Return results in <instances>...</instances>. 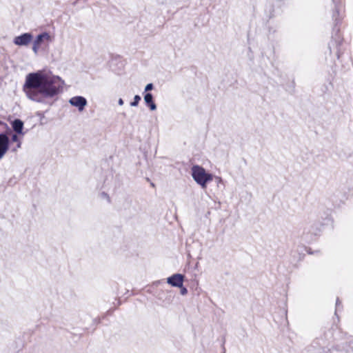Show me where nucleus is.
Here are the masks:
<instances>
[{
	"label": "nucleus",
	"mask_w": 353,
	"mask_h": 353,
	"mask_svg": "<svg viewBox=\"0 0 353 353\" xmlns=\"http://www.w3.org/2000/svg\"><path fill=\"white\" fill-rule=\"evenodd\" d=\"M64 82L50 72L38 70L26 76L23 90L30 100L52 105L62 92Z\"/></svg>",
	"instance_id": "obj_1"
},
{
	"label": "nucleus",
	"mask_w": 353,
	"mask_h": 353,
	"mask_svg": "<svg viewBox=\"0 0 353 353\" xmlns=\"http://www.w3.org/2000/svg\"><path fill=\"white\" fill-rule=\"evenodd\" d=\"M191 176L203 189L206 188L207 184L213 179V175L207 172L202 166L199 165H194L192 167Z\"/></svg>",
	"instance_id": "obj_2"
},
{
	"label": "nucleus",
	"mask_w": 353,
	"mask_h": 353,
	"mask_svg": "<svg viewBox=\"0 0 353 353\" xmlns=\"http://www.w3.org/2000/svg\"><path fill=\"white\" fill-rule=\"evenodd\" d=\"M32 34L31 33L26 32L15 37L13 39V43L16 46H26L32 41Z\"/></svg>",
	"instance_id": "obj_3"
},
{
	"label": "nucleus",
	"mask_w": 353,
	"mask_h": 353,
	"mask_svg": "<svg viewBox=\"0 0 353 353\" xmlns=\"http://www.w3.org/2000/svg\"><path fill=\"white\" fill-rule=\"evenodd\" d=\"M69 103L71 105L77 107L79 111L81 112L87 105V100L83 97L76 96L70 98Z\"/></svg>",
	"instance_id": "obj_4"
},
{
	"label": "nucleus",
	"mask_w": 353,
	"mask_h": 353,
	"mask_svg": "<svg viewBox=\"0 0 353 353\" xmlns=\"http://www.w3.org/2000/svg\"><path fill=\"white\" fill-rule=\"evenodd\" d=\"M10 139L6 134H0V160L9 149Z\"/></svg>",
	"instance_id": "obj_5"
},
{
	"label": "nucleus",
	"mask_w": 353,
	"mask_h": 353,
	"mask_svg": "<svg viewBox=\"0 0 353 353\" xmlns=\"http://www.w3.org/2000/svg\"><path fill=\"white\" fill-rule=\"evenodd\" d=\"M183 276L181 274H175L167 279L168 284L174 287L181 288L183 285Z\"/></svg>",
	"instance_id": "obj_6"
},
{
	"label": "nucleus",
	"mask_w": 353,
	"mask_h": 353,
	"mask_svg": "<svg viewBox=\"0 0 353 353\" xmlns=\"http://www.w3.org/2000/svg\"><path fill=\"white\" fill-rule=\"evenodd\" d=\"M12 128L17 134L24 135L25 132L23 131V123L21 120L14 119L12 122Z\"/></svg>",
	"instance_id": "obj_7"
},
{
	"label": "nucleus",
	"mask_w": 353,
	"mask_h": 353,
	"mask_svg": "<svg viewBox=\"0 0 353 353\" xmlns=\"http://www.w3.org/2000/svg\"><path fill=\"white\" fill-rule=\"evenodd\" d=\"M50 40V36L48 32H43L39 34L33 41V43L41 46L43 43L46 41H48Z\"/></svg>",
	"instance_id": "obj_8"
},
{
	"label": "nucleus",
	"mask_w": 353,
	"mask_h": 353,
	"mask_svg": "<svg viewBox=\"0 0 353 353\" xmlns=\"http://www.w3.org/2000/svg\"><path fill=\"white\" fill-rule=\"evenodd\" d=\"M144 101L147 106L149 107L150 110H157V105L153 101V96L151 93L147 92L144 95Z\"/></svg>",
	"instance_id": "obj_9"
},
{
	"label": "nucleus",
	"mask_w": 353,
	"mask_h": 353,
	"mask_svg": "<svg viewBox=\"0 0 353 353\" xmlns=\"http://www.w3.org/2000/svg\"><path fill=\"white\" fill-rule=\"evenodd\" d=\"M307 352L310 353H327L325 348L320 347L318 342H314L307 348Z\"/></svg>",
	"instance_id": "obj_10"
},
{
	"label": "nucleus",
	"mask_w": 353,
	"mask_h": 353,
	"mask_svg": "<svg viewBox=\"0 0 353 353\" xmlns=\"http://www.w3.org/2000/svg\"><path fill=\"white\" fill-rule=\"evenodd\" d=\"M333 3L334 4V11L333 12V17L335 19V20H337L336 16L339 14V5L341 3V0H332Z\"/></svg>",
	"instance_id": "obj_11"
},
{
	"label": "nucleus",
	"mask_w": 353,
	"mask_h": 353,
	"mask_svg": "<svg viewBox=\"0 0 353 353\" xmlns=\"http://www.w3.org/2000/svg\"><path fill=\"white\" fill-rule=\"evenodd\" d=\"M141 101V97L139 95H135L134 97L133 101L130 103V105L133 107H136L139 105V101Z\"/></svg>",
	"instance_id": "obj_12"
},
{
	"label": "nucleus",
	"mask_w": 353,
	"mask_h": 353,
	"mask_svg": "<svg viewBox=\"0 0 353 353\" xmlns=\"http://www.w3.org/2000/svg\"><path fill=\"white\" fill-rule=\"evenodd\" d=\"M100 196H101V199H103L107 200V201H108V203H110V196H108V194H106L105 192H101V194H100Z\"/></svg>",
	"instance_id": "obj_13"
},
{
	"label": "nucleus",
	"mask_w": 353,
	"mask_h": 353,
	"mask_svg": "<svg viewBox=\"0 0 353 353\" xmlns=\"http://www.w3.org/2000/svg\"><path fill=\"white\" fill-rule=\"evenodd\" d=\"M153 88H154L153 84L150 83L145 85L144 90L145 92H147L148 91L152 90L153 89Z\"/></svg>",
	"instance_id": "obj_14"
},
{
	"label": "nucleus",
	"mask_w": 353,
	"mask_h": 353,
	"mask_svg": "<svg viewBox=\"0 0 353 353\" xmlns=\"http://www.w3.org/2000/svg\"><path fill=\"white\" fill-rule=\"evenodd\" d=\"M41 46H37L34 43H33L32 45V50L33 52H34L35 54H37L38 53V51H39V49Z\"/></svg>",
	"instance_id": "obj_15"
},
{
	"label": "nucleus",
	"mask_w": 353,
	"mask_h": 353,
	"mask_svg": "<svg viewBox=\"0 0 353 353\" xmlns=\"http://www.w3.org/2000/svg\"><path fill=\"white\" fill-rule=\"evenodd\" d=\"M11 139H12V141L13 142H19V141H21L19 140V139L18 135L17 134V133H16V134H12V138H11Z\"/></svg>",
	"instance_id": "obj_16"
},
{
	"label": "nucleus",
	"mask_w": 353,
	"mask_h": 353,
	"mask_svg": "<svg viewBox=\"0 0 353 353\" xmlns=\"http://www.w3.org/2000/svg\"><path fill=\"white\" fill-rule=\"evenodd\" d=\"M21 146V141H19V142H17V146L13 148L12 150L13 152H16L17 150V149L20 148Z\"/></svg>",
	"instance_id": "obj_17"
},
{
	"label": "nucleus",
	"mask_w": 353,
	"mask_h": 353,
	"mask_svg": "<svg viewBox=\"0 0 353 353\" xmlns=\"http://www.w3.org/2000/svg\"><path fill=\"white\" fill-rule=\"evenodd\" d=\"M187 293H188V290H187V289H186L185 288H182L181 289V294L182 295H185V294H186Z\"/></svg>",
	"instance_id": "obj_18"
},
{
	"label": "nucleus",
	"mask_w": 353,
	"mask_h": 353,
	"mask_svg": "<svg viewBox=\"0 0 353 353\" xmlns=\"http://www.w3.org/2000/svg\"><path fill=\"white\" fill-rule=\"evenodd\" d=\"M118 103L119 105H123V100L120 98L119 100H118Z\"/></svg>",
	"instance_id": "obj_19"
},
{
	"label": "nucleus",
	"mask_w": 353,
	"mask_h": 353,
	"mask_svg": "<svg viewBox=\"0 0 353 353\" xmlns=\"http://www.w3.org/2000/svg\"><path fill=\"white\" fill-rule=\"evenodd\" d=\"M216 179L217 180V183H222L223 180L221 177H216Z\"/></svg>",
	"instance_id": "obj_20"
},
{
	"label": "nucleus",
	"mask_w": 353,
	"mask_h": 353,
	"mask_svg": "<svg viewBox=\"0 0 353 353\" xmlns=\"http://www.w3.org/2000/svg\"><path fill=\"white\" fill-rule=\"evenodd\" d=\"M339 304V300L337 299V300H336V310L338 309Z\"/></svg>",
	"instance_id": "obj_21"
},
{
	"label": "nucleus",
	"mask_w": 353,
	"mask_h": 353,
	"mask_svg": "<svg viewBox=\"0 0 353 353\" xmlns=\"http://www.w3.org/2000/svg\"><path fill=\"white\" fill-rule=\"evenodd\" d=\"M223 353H225V350L223 351Z\"/></svg>",
	"instance_id": "obj_22"
}]
</instances>
